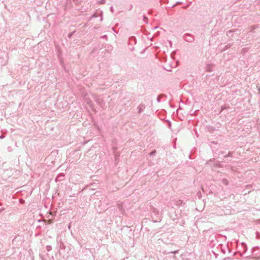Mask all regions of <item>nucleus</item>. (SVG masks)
Instances as JSON below:
<instances>
[{"mask_svg": "<svg viewBox=\"0 0 260 260\" xmlns=\"http://www.w3.org/2000/svg\"><path fill=\"white\" fill-rule=\"evenodd\" d=\"M48 222L49 223H51L52 222L51 220H49Z\"/></svg>", "mask_w": 260, "mask_h": 260, "instance_id": "nucleus-1", "label": "nucleus"}, {"mask_svg": "<svg viewBox=\"0 0 260 260\" xmlns=\"http://www.w3.org/2000/svg\"><path fill=\"white\" fill-rule=\"evenodd\" d=\"M259 92H260V88L259 89Z\"/></svg>", "mask_w": 260, "mask_h": 260, "instance_id": "nucleus-2", "label": "nucleus"}]
</instances>
